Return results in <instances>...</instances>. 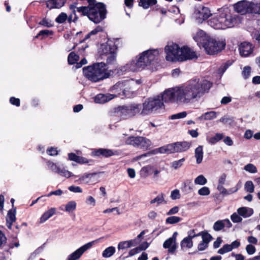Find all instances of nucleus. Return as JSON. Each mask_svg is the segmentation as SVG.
Segmentation results:
<instances>
[{
  "mask_svg": "<svg viewBox=\"0 0 260 260\" xmlns=\"http://www.w3.org/2000/svg\"><path fill=\"white\" fill-rule=\"evenodd\" d=\"M211 87V83L207 80L194 79L180 86L169 89L161 95L165 102H176L188 105L199 101Z\"/></svg>",
  "mask_w": 260,
  "mask_h": 260,
  "instance_id": "f257e3e1",
  "label": "nucleus"
},
{
  "mask_svg": "<svg viewBox=\"0 0 260 260\" xmlns=\"http://www.w3.org/2000/svg\"><path fill=\"white\" fill-rule=\"evenodd\" d=\"M88 7H78L77 11L81 12L83 15L87 16L95 23L100 22L106 17L105 6L100 3L95 4V0H88Z\"/></svg>",
  "mask_w": 260,
  "mask_h": 260,
  "instance_id": "f03ea898",
  "label": "nucleus"
},
{
  "mask_svg": "<svg viewBox=\"0 0 260 260\" xmlns=\"http://www.w3.org/2000/svg\"><path fill=\"white\" fill-rule=\"evenodd\" d=\"M208 24L215 29H226L235 26L237 18L221 10L214 14L208 21Z\"/></svg>",
  "mask_w": 260,
  "mask_h": 260,
  "instance_id": "7ed1b4c3",
  "label": "nucleus"
},
{
  "mask_svg": "<svg viewBox=\"0 0 260 260\" xmlns=\"http://www.w3.org/2000/svg\"><path fill=\"white\" fill-rule=\"evenodd\" d=\"M83 72L87 78L95 82L107 78L109 76V74L106 72V64L103 62L85 67L83 69Z\"/></svg>",
  "mask_w": 260,
  "mask_h": 260,
  "instance_id": "20e7f679",
  "label": "nucleus"
},
{
  "mask_svg": "<svg viewBox=\"0 0 260 260\" xmlns=\"http://www.w3.org/2000/svg\"><path fill=\"white\" fill-rule=\"evenodd\" d=\"M137 84V82L134 80L118 82L112 87L111 90H115L119 95L131 98L134 94Z\"/></svg>",
  "mask_w": 260,
  "mask_h": 260,
  "instance_id": "39448f33",
  "label": "nucleus"
},
{
  "mask_svg": "<svg viewBox=\"0 0 260 260\" xmlns=\"http://www.w3.org/2000/svg\"><path fill=\"white\" fill-rule=\"evenodd\" d=\"M141 111L142 106L139 104L119 106L117 108V112L123 118L133 117L139 114L141 115Z\"/></svg>",
  "mask_w": 260,
  "mask_h": 260,
  "instance_id": "423d86ee",
  "label": "nucleus"
},
{
  "mask_svg": "<svg viewBox=\"0 0 260 260\" xmlns=\"http://www.w3.org/2000/svg\"><path fill=\"white\" fill-rule=\"evenodd\" d=\"M164 106L163 103L159 98H149L143 104L141 115L145 116L150 114Z\"/></svg>",
  "mask_w": 260,
  "mask_h": 260,
  "instance_id": "0eeeda50",
  "label": "nucleus"
},
{
  "mask_svg": "<svg viewBox=\"0 0 260 260\" xmlns=\"http://www.w3.org/2000/svg\"><path fill=\"white\" fill-rule=\"evenodd\" d=\"M102 58L106 59L109 64L116 61L117 47L113 42H108L102 46Z\"/></svg>",
  "mask_w": 260,
  "mask_h": 260,
  "instance_id": "6e6552de",
  "label": "nucleus"
},
{
  "mask_svg": "<svg viewBox=\"0 0 260 260\" xmlns=\"http://www.w3.org/2000/svg\"><path fill=\"white\" fill-rule=\"evenodd\" d=\"M158 55L159 51L157 49L148 50L140 54L138 60L142 64V69L155 62Z\"/></svg>",
  "mask_w": 260,
  "mask_h": 260,
  "instance_id": "1a4fd4ad",
  "label": "nucleus"
},
{
  "mask_svg": "<svg viewBox=\"0 0 260 260\" xmlns=\"http://www.w3.org/2000/svg\"><path fill=\"white\" fill-rule=\"evenodd\" d=\"M225 45V43L224 42L217 41L210 38L206 43H204L203 47L207 54L213 55L223 49Z\"/></svg>",
  "mask_w": 260,
  "mask_h": 260,
  "instance_id": "9d476101",
  "label": "nucleus"
},
{
  "mask_svg": "<svg viewBox=\"0 0 260 260\" xmlns=\"http://www.w3.org/2000/svg\"><path fill=\"white\" fill-rule=\"evenodd\" d=\"M126 143L145 150L147 149L152 144L150 140L141 136L129 137L126 139Z\"/></svg>",
  "mask_w": 260,
  "mask_h": 260,
  "instance_id": "9b49d317",
  "label": "nucleus"
},
{
  "mask_svg": "<svg viewBox=\"0 0 260 260\" xmlns=\"http://www.w3.org/2000/svg\"><path fill=\"white\" fill-rule=\"evenodd\" d=\"M181 48L176 44H171L168 45L165 47V52L166 53V58L168 61H180V54Z\"/></svg>",
  "mask_w": 260,
  "mask_h": 260,
  "instance_id": "f8f14e48",
  "label": "nucleus"
},
{
  "mask_svg": "<svg viewBox=\"0 0 260 260\" xmlns=\"http://www.w3.org/2000/svg\"><path fill=\"white\" fill-rule=\"evenodd\" d=\"M94 243L95 241H93L84 244L77 249L75 251L70 254L67 260H77L79 259L85 251L93 246Z\"/></svg>",
  "mask_w": 260,
  "mask_h": 260,
  "instance_id": "ddd939ff",
  "label": "nucleus"
},
{
  "mask_svg": "<svg viewBox=\"0 0 260 260\" xmlns=\"http://www.w3.org/2000/svg\"><path fill=\"white\" fill-rule=\"evenodd\" d=\"M180 51L181 52L179 58L180 61L190 60L198 57L196 53L188 47H184L181 48Z\"/></svg>",
  "mask_w": 260,
  "mask_h": 260,
  "instance_id": "4468645a",
  "label": "nucleus"
},
{
  "mask_svg": "<svg viewBox=\"0 0 260 260\" xmlns=\"http://www.w3.org/2000/svg\"><path fill=\"white\" fill-rule=\"evenodd\" d=\"M251 2L243 0L238 2L234 5L235 10L240 13L242 14H244L247 13H250L251 9H250Z\"/></svg>",
  "mask_w": 260,
  "mask_h": 260,
  "instance_id": "2eb2a0df",
  "label": "nucleus"
},
{
  "mask_svg": "<svg viewBox=\"0 0 260 260\" xmlns=\"http://www.w3.org/2000/svg\"><path fill=\"white\" fill-rule=\"evenodd\" d=\"M97 175L96 173H85L79 178V181L82 184H94L98 182Z\"/></svg>",
  "mask_w": 260,
  "mask_h": 260,
  "instance_id": "dca6fc26",
  "label": "nucleus"
},
{
  "mask_svg": "<svg viewBox=\"0 0 260 260\" xmlns=\"http://www.w3.org/2000/svg\"><path fill=\"white\" fill-rule=\"evenodd\" d=\"M143 69L138 59L137 60H132L122 68L123 71L136 72Z\"/></svg>",
  "mask_w": 260,
  "mask_h": 260,
  "instance_id": "f3484780",
  "label": "nucleus"
},
{
  "mask_svg": "<svg viewBox=\"0 0 260 260\" xmlns=\"http://www.w3.org/2000/svg\"><path fill=\"white\" fill-rule=\"evenodd\" d=\"M253 47L252 45L248 42L242 43L239 48L240 54L242 56L246 57L252 53Z\"/></svg>",
  "mask_w": 260,
  "mask_h": 260,
  "instance_id": "a211bd4d",
  "label": "nucleus"
},
{
  "mask_svg": "<svg viewBox=\"0 0 260 260\" xmlns=\"http://www.w3.org/2000/svg\"><path fill=\"white\" fill-rule=\"evenodd\" d=\"M210 37L202 30H199L193 37L194 40L198 43L199 45H202L203 46L204 43H206Z\"/></svg>",
  "mask_w": 260,
  "mask_h": 260,
  "instance_id": "6ab92c4d",
  "label": "nucleus"
},
{
  "mask_svg": "<svg viewBox=\"0 0 260 260\" xmlns=\"http://www.w3.org/2000/svg\"><path fill=\"white\" fill-rule=\"evenodd\" d=\"M232 226V224L228 219L220 220L216 221L213 226V228L215 231H219L222 230L224 227L230 228Z\"/></svg>",
  "mask_w": 260,
  "mask_h": 260,
  "instance_id": "aec40b11",
  "label": "nucleus"
},
{
  "mask_svg": "<svg viewBox=\"0 0 260 260\" xmlns=\"http://www.w3.org/2000/svg\"><path fill=\"white\" fill-rule=\"evenodd\" d=\"M177 247L176 241L169 238L166 240L163 244V247L165 249H168V253L172 254H174L175 253Z\"/></svg>",
  "mask_w": 260,
  "mask_h": 260,
  "instance_id": "412c9836",
  "label": "nucleus"
},
{
  "mask_svg": "<svg viewBox=\"0 0 260 260\" xmlns=\"http://www.w3.org/2000/svg\"><path fill=\"white\" fill-rule=\"evenodd\" d=\"M212 239V236L208 234L205 233L202 235V241L199 244L198 249L199 251H203L205 250L208 246L209 243Z\"/></svg>",
  "mask_w": 260,
  "mask_h": 260,
  "instance_id": "4be33fe9",
  "label": "nucleus"
},
{
  "mask_svg": "<svg viewBox=\"0 0 260 260\" xmlns=\"http://www.w3.org/2000/svg\"><path fill=\"white\" fill-rule=\"evenodd\" d=\"M115 96L110 93L99 94L95 97L94 101L96 103L103 104L113 99Z\"/></svg>",
  "mask_w": 260,
  "mask_h": 260,
  "instance_id": "5701e85b",
  "label": "nucleus"
},
{
  "mask_svg": "<svg viewBox=\"0 0 260 260\" xmlns=\"http://www.w3.org/2000/svg\"><path fill=\"white\" fill-rule=\"evenodd\" d=\"M211 15L210 10L208 8L203 7L199 11V16L197 18L199 23L208 19Z\"/></svg>",
  "mask_w": 260,
  "mask_h": 260,
  "instance_id": "b1692460",
  "label": "nucleus"
},
{
  "mask_svg": "<svg viewBox=\"0 0 260 260\" xmlns=\"http://www.w3.org/2000/svg\"><path fill=\"white\" fill-rule=\"evenodd\" d=\"M94 155L97 156H102L105 157H110L116 154V152L108 149L100 148L94 152Z\"/></svg>",
  "mask_w": 260,
  "mask_h": 260,
  "instance_id": "393cba45",
  "label": "nucleus"
},
{
  "mask_svg": "<svg viewBox=\"0 0 260 260\" xmlns=\"http://www.w3.org/2000/svg\"><path fill=\"white\" fill-rule=\"evenodd\" d=\"M240 186L237 185L235 187L231 188L229 189H226L223 187V185H218L217 189L220 192V193L223 196H229L232 193L237 192L239 189Z\"/></svg>",
  "mask_w": 260,
  "mask_h": 260,
  "instance_id": "a878e982",
  "label": "nucleus"
},
{
  "mask_svg": "<svg viewBox=\"0 0 260 260\" xmlns=\"http://www.w3.org/2000/svg\"><path fill=\"white\" fill-rule=\"evenodd\" d=\"M237 213L240 216L244 218H247L253 214V210L251 208L242 207L237 209Z\"/></svg>",
  "mask_w": 260,
  "mask_h": 260,
  "instance_id": "bb28decb",
  "label": "nucleus"
},
{
  "mask_svg": "<svg viewBox=\"0 0 260 260\" xmlns=\"http://www.w3.org/2000/svg\"><path fill=\"white\" fill-rule=\"evenodd\" d=\"M7 225L9 229H11L12 224L16 221L15 210H10L7 216Z\"/></svg>",
  "mask_w": 260,
  "mask_h": 260,
  "instance_id": "cd10ccee",
  "label": "nucleus"
},
{
  "mask_svg": "<svg viewBox=\"0 0 260 260\" xmlns=\"http://www.w3.org/2000/svg\"><path fill=\"white\" fill-rule=\"evenodd\" d=\"M217 117V113L215 111H210L206 112L197 118L198 120H210Z\"/></svg>",
  "mask_w": 260,
  "mask_h": 260,
  "instance_id": "c85d7f7f",
  "label": "nucleus"
},
{
  "mask_svg": "<svg viewBox=\"0 0 260 260\" xmlns=\"http://www.w3.org/2000/svg\"><path fill=\"white\" fill-rule=\"evenodd\" d=\"M176 152L185 151L190 147V144L187 142L175 143Z\"/></svg>",
  "mask_w": 260,
  "mask_h": 260,
  "instance_id": "c756f323",
  "label": "nucleus"
},
{
  "mask_svg": "<svg viewBox=\"0 0 260 260\" xmlns=\"http://www.w3.org/2000/svg\"><path fill=\"white\" fill-rule=\"evenodd\" d=\"M203 148L202 146H198L194 151V157L196 159V162L200 164L203 159Z\"/></svg>",
  "mask_w": 260,
  "mask_h": 260,
  "instance_id": "7c9ffc66",
  "label": "nucleus"
},
{
  "mask_svg": "<svg viewBox=\"0 0 260 260\" xmlns=\"http://www.w3.org/2000/svg\"><path fill=\"white\" fill-rule=\"evenodd\" d=\"M193 246L192 240L187 237L182 239L180 243V247L182 250H185L190 249Z\"/></svg>",
  "mask_w": 260,
  "mask_h": 260,
  "instance_id": "2f4dec72",
  "label": "nucleus"
},
{
  "mask_svg": "<svg viewBox=\"0 0 260 260\" xmlns=\"http://www.w3.org/2000/svg\"><path fill=\"white\" fill-rule=\"evenodd\" d=\"M56 212L55 208H51L44 213L40 218V223H43L53 216Z\"/></svg>",
  "mask_w": 260,
  "mask_h": 260,
  "instance_id": "473e14b6",
  "label": "nucleus"
},
{
  "mask_svg": "<svg viewBox=\"0 0 260 260\" xmlns=\"http://www.w3.org/2000/svg\"><path fill=\"white\" fill-rule=\"evenodd\" d=\"M181 190L185 193H189L192 190V183L191 180H185L182 185Z\"/></svg>",
  "mask_w": 260,
  "mask_h": 260,
  "instance_id": "72a5a7b5",
  "label": "nucleus"
},
{
  "mask_svg": "<svg viewBox=\"0 0 260 260\" xmlns=\"http://www.w3.org/2000/svg\"><path fill=\"white\" fill-rule=\"evenodd\" d=\"M150 203L151 204H156V206H158L163 203H166V201L164 199V194L162 193L159 194L154 199L151 200Z\"/></svg>",
  "mask_w": 260,
  "mask_h": 260,
  "instance_id": "f704fd0d",
  "label": "nucleus"
},
{
  "mask_svg": "<svg viewBox=\"0 0 260 260\" xmlns=\"http://www.w3.org/2000/svg\"><path fill=\"white\" fill-rule=\"evenodd\" d=\"M76 202L74 201H71L65 205L64 211L69 213H71L76 210Z\"/></svg>",
  "mask_w": 260,
  "mask_h": 260,
  "instance_id": "c9c22d12",
  "label": "nucleus"
},
{
  "mask_svg": "<svg viewBox=\"0 0 260 260\" xmlns=\"http://www.w3.org/2000/svg\"><path fill=\"white\" fill-rule=\"evenodd\" d=\"M115 248L113 246H110L106 248L102 253L103 257L108 258L112 256L115 252Z\"/></svg>",
  "mask_w": 260,
  "mask_h": 260,
  "instance_id": "e433bc0d",
  "label": "nucleus"
},
{
  "mask_svg": "<svg viewBox=\"0 0 260 260\" xmlns=\"http://www.w3.org/2000/svg\"><path fill=\"white\" fill-rule=\"evenodd\" d=\"M139 6L144 9H147L149 6L154 5L156 4V0H139Z\"/></svg>",
  "mask_w": 260,
  "mask_h": 260,
  "instance_id": "4c0bfd02",
  "label": "nucleus"
},
{
  "mask_svg": "<svg viewBox=\"0 0 260 260\" xmlns=\"http://www.w3.org/2000/svg\"><path fill=\"white\" fill-rule=\"evenodd\" d=\"M134 240L126 241L121 242L118 244V248L119 249H124L129 248L134 246Z\"/></svg>",
  "mask_w": 260,
  "mask_h": 260,
  "instance_id": "58836bf2",
  "label": "nucleus"
},
{
  "mask_svg": "<svg viewBox=\"0 0 260 260\" xmlns=\"http://www.w3.org/2000/svg\"><path fill=\"white\" fill-rule=\"evenodd\" d=\"M69 159L71 160H73L79 163H87V160H84V158L81 157L75 154L74 153H71L69 154Z\"/></svg>",
  "mask_w": 260,
  "mask_h": 260,
  "instance_id": "ea45409f",
  "label": "nucleus"
},
{
  "mask_svg": "<svg viewBox=\"0 0 260 260\" xmlns=\"http://www.w3.org/2000/svg\"><path fill=\"white\" fill-rule=\"evenodd\" d=\"M223 137V134L216 133L215 136L208 139V141L211 144H214L221 140Z\"/></svg>",
  "mask_w": 260,
  "mask_h": 260,
  "instance_id": "a19ab883",
  "label": "nucleus"
},
{
  "mask_svg": "<svg viewBox=\"0 0 260 260\" xmlns=\"http://www.w3.org/2000/svg\"><path fill=\"white\" fill-rule=\"evenodd\" d=\"M250 13L260 14V1L256 3L251 2Z\"/></svg>",
  "mask_w": 260,
  "mask_h": 260,
  "instance_id": "79ce46f5",
  "label": "nucleus"
},
{
  "mask_svg": "<svg viewBox=\"0 0 260 260\" xmlns=\"http://www.w3.org/2000/svg\"><path fill=\"white\" fill-rule=\"evenodd\" d=\"M79 59V56L75 52H71L68 58V60L69 64H73L75 63Z\"/></svg>",
  "mask_w": 260,
  "mask_h": 260,
  "instance_id": "37998d69",
  "label": "nucleus"
},
{
  "mask_svg": "<svg viewBox=\"0 0 260 260\" xmlns=\"http://www.w3.org/2000/svg\"><path fill=\"white\" fill-rule=\"evenodd\" d=\"M207 179L203 175H200L198 176L195 179H194V183L196 184L200 185H203L207 183Z\"/></svg>",
  "mask_w": 260,
  "mask_h": 260,
  "instance_id": "c03bdc74",
  "label": "nucleus"
},
{
  "mask_svg": "<svg viewBox=\"0 0 260 260\" xmlns=\"http://www.w3.org/2000/svg\"><path fill=\"white\" fill-rule=\"evenodd\" d=\"M244 170L250 173H256L257 172L256 167L252 164H248L244 166Z\"/></svg>",
  "mask_w": 260,
  "mask_h": 260,
  "instance_id": "a18cd8bd",
  "label": "nucleus"
},
{
  "mask_svg": "<svg viewBox=\"0 0 260 260\" xmlns=\"http://www.w3.org/2000/svg\"><path fill=\"white\" fill-rule=\"evenodd\" d=\"M245 190L247 192H249L250 193L253 192L254 190V186L251 181H247L245 182L244 185Z\"/></svg>",
  "mask_w": 260,
  "mask_h": 260,
  "instance_id": "49530a36",
  "label": "nucleus"
},
{
  "mask_svg": "<svg viewBox=\"0 0 260 260\" xmlns=\"http://www.w3.org/2000/svg\"><path fill=\"white\" fill-rule=\"evenodd\" d=\"M152 170H153V167H152V166H148L146 167H144L142 168L141 170V174L143 176L146 177L147 176H148L149 174H150V172H151V171H152Z\"/></svg>",
  "mask_w": 260,
  "mask_h": 260,
  "instance_id": "de8ad7c7",
  "label": "nucleus"
},
{
  "mask_svg": "<svg viewBox=\"0 0 260 260\" xmlns=\"http://www.w3.org/2000/svg\"><path fill=\"white\" fill-rule=\"evenodd\" d=\"M181 218L178 216H170L166 219V222L169 224H175L180 222L181 220Z\"/></svg>",
  "mask_w": 260,
  "mask_h": 260,
  "instance_id": "09e8293b",
  "label": "nucleus"
},
{
  "mask_svg": "<svg viewBox=\"0 0 260 260\" xmlns=\"http://www.w3.org/2000/svg\"><path fill=\"white\" fill-rule=\"evenodd\" d=\"M232 250V247L230 244H225L221 248L218 250V253L220 254H223L225 253L230 252Z\"/></svg>",
  "mask_w": 260,
  "mask_h": 260,
  "instance_id": "8fccbe9b",
  "label": "nucleus"
},
{
  "mask_svg": "<svg viewBox=\"0 0 260 260\" xmlns=\"http://www.w3.org/2000/svg\"><path fill=\"white\" fill-rule=\"evenodd\" d=\"M58 174H59L60 176L66 177L67 178L71 176H74V175H73L71 172L64 169V168L61 169L60 168Z\"/></svg>",
  "mask_w": 260,
  "mask_h": 260,
  "instance_id": "3c124183",
  "label": "nucleus"
},
{
  "mask_svg": "<svg viewBox=\"0 0 260 260\" xmlns=\"http://www.w3.org/2000/svg\"><path fill=\"white\" fill-rule=\"evenodd\" d=\"M251 68L249 66H246L243 68L242 75L245 79H248L250 75Z\"/></svg>",
  "mask_w": 260,
  "mask_h": 260,
  "instance_id": "603ef678",
  "label": "nucleus"
},
{
  "mask_svg": "<svg viewBox=\"0 0 260 260\" xmlns=\"http://www.w3.org/2000/svg\"><path fill=\"white\" fill-rule=\"evenodd\" d=\"M185 161V159L182 158L179 160L174 161L172 162V167L175 169L176 170L179 168H180Z\"/></svg>",
  "mask_w": 260,
  "mask_h": 260,
  "instance_id": "864d4df0",
  "label": "nucleus"
},
{
  "mask_svg": "<svg viewBox=\"0 0 260 260\" xmlns=\"http://www.w3.org/2000/svg\"><path fill=\"white\" fill-rule=\"evenodd\" d=\"M231 219L234 223H239L242 221V218L238 213H234L231 216Z\"/></svg>",
  "mask_w": 260,
  "mask_h": 260,
  "instance_id": "5fc2aeb1",
  "label": "nucleus"
},
{
  "mask_svg": "<svg viewBox=\"0 0 260 260\" xmlns=\"http://www.w3.org/2000/svg\"><path fill=\"white\" fill-rule=\"evenodd\" d=\"M67 19V15L64 13H60L56 18L55 21L59 23H63Z\"/></svg>",
  "mask_w": 260,
  "mask_h": 260,
  "instance_id": "6e6d98bb",
  "label": "nucleus"
},
{
  "mask_svg": "<svg viewBox=\"0 0 260 260\" xmlns=\"http://www.w3.org/2000/svg\"><path fill=\"white\" fill-rule=\"evenodd\" d=\"M39 24L47 27H50L53 25V23L52 21L46 18H44L42 21H41L39 22Z\"/></svg>",
  "mask_w": 260,
  "mask_h": 260,
  "instance_id": "4d7b16f0",
  "label": "nucleus"
},
{
  "mask_svg": "<svg viewBox=\"0 0 260 260\" xmlns=\"http://www.w3.org/2000/svg\"><path fill=\"white\" fill-rule=\"evenodd\" d=\"M210 193L209 188L206 186L203 187L198 190V193L200 196H208Z\"/></svg>",
  "mask_w": 260,
  "mask_h": 260,
  "instance_id": "13d9d810",
  "label": "nucleus"
},
{
  "mask_svg": "<svg viewBox=\"0 0 260 260\" xmlns=\"http://www.w3.org/2000/svg\"><path fill=\"white\" fill-rule=\"evenodd\" d=\"M245 249H246V251L247 253L249 255H252L256 251L255 247L254 246H253L252 245H251V244L247 245L246 246Z\"/></svg>",
  "mask_w": 260,
  "mask_h": 260,
  "instance_id": "bf43d9fd",
  "label": "nucleus"
},
{
  "mask_svg": "<svg viewBox=\"0 0 260 260\" xmlns=\"http://www.w3.org/2000/svg\"><path fill=\"white\" fill-rule=\"evenodd\" d=\"M187 113L186 112H182L181 113H178L176 114H174L171 116V119H180L184 118L186 116Z\"/></svg>",
  "mask_w": 260,
  "mask_h": 260,
  "instance_id": "052dcab7",
  "label": "nucleus"
},
{
  "mask_svg": "<svg viewBox=\"0 0 260 260\" xmlns=\"http://www.w3.org/2000/svg\"><path fill=\"white\" fill-rule=\"evenodd\" d=\"M167 153H173L176 152L175 143H172L166 145Z\"/></svg>",
  "mask_w": 260,
  "mask_h": 260,
  "instance_id": "680f3d73",
  "label": "nucleus"
},
{
  "mask_svg": "<svg viewBox=\"0 0 260 260\" xmlns=\"http://www.w3.org/2000/svg\"><path fill=\"white\" fill-rule=\"evenodd\" d=\"M171 198L172 200L178 199L180 198V194L178 189H175L171 192Z\"/></svg>",
  "mask_w": 260,
  "mask_h": 260,
  "instance_id": "e2e57ef3",
  "label": "nucleus"
},
{
  "mask_svg": "<svg viewBox=\"0 0 260 260\" xmlns=\"http://www.w3.org/2000/svg\"><path fill=\"white\" fill-rule=\"evenodd\" d=\"M48 165L52 171L58 173V171H59L60 168L58 166H57L56 164L51 162H48Z\"/></svg>",
  "mask_w": 260,
  "mask_h": 260,
  "instance_id": "0e129e2a",
  "label": "nucleus"
},
{
  "mask_svg": "<svg viewBox=\"0 0 260 260\" xmlns=\"http://www.w3.org/2000/svg\"><path fill=\"white\" fill-rule=\"evenodd\" d=\"M69 190L72 192L75 193H81L82 192V189L79 186H75L72 185L69 187Z\"/></svg>",
  "mask_w": 260,
  "mask_h": 260,
  "instance_id": "69168bd1",
  "label": "nucleus"
},
{
  "mask_svg": "<svg viewBox=\"0 0 260 260\" xmlns=\"http://www.w3.org/2000/svg\"><path fill=\"white\" fill-rule=\"evenodd\" d=\"M86 203L88 205L94 206L95 205V200L92 196H88L86 198Z\"/></svg>",
  "mask_w": 260,
  "mask_h": 260,
  "instance_id": "338daca9",
  "label": "nucleus"
},
{
  "mask_svg": "<svg viewBox=\"0 0 260 260\" xmlns=\"http://www.w3.org/2000/svg\"><path fill=\"white\" fill-rule=\"evenodd\" d=\"M226 179V175L224 173L221 174L219 177L218 185H223L225 182Z\"/></svg>",
  "mask_w": 260,
  "mask_h": 260,
  "instance_id": "774afa93",
  "label": "nucleus"
}]
</instances>
